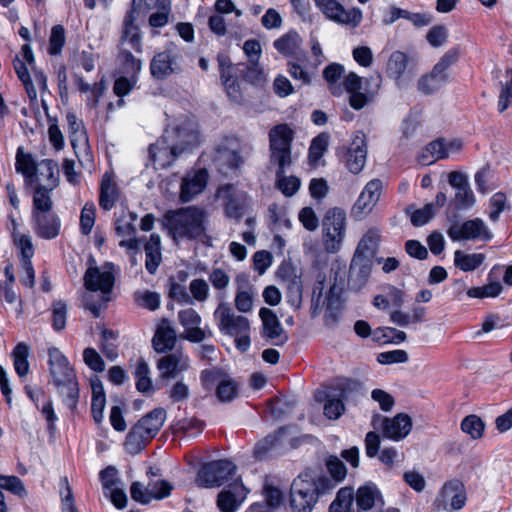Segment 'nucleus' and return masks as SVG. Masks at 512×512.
<instances>
[{
  "label": "nucleus",
  "mask_w": 512,
  "mask_h": 512,
  "mask_svg": "<svg viewBox=\"0 0 512 512\" xmlns=\"http://www.w3.org/2000/svg\"><path fill=\"white\" fill-rule=\"evenodd\" d=\"M130 493L133 500L148 504L153 499L160 498V480H149L146 486L141 482H133Z\"/></svg>",
  "instance_id": "obj_31"
},
{
  "label": "nucleus",
  "mask_w": 512,
  "mask_h": 512,
  "mask_svg": "<svg viewBox=\"0 0 512 512\" xmlns=\"http://www.w3.org/2000/svg\"><path fill=\"white\" fill-rule=\"evenodd\" d=\"M1 489H5L21 498L28 495L23 482L17 476L0 475V490Z\"/></svg>",
  "instance_id": "obj_51"
},
{
  "label": "nucleus",
  "mask_w": 512,
  "mask_h": 512,
  "mask_svg": "<svg viewBox=\"0 0 512 512\" xmlns=\"http://www.w3.org/2000/svg\"><path fill=\"white\" fill-rule=\"evenodd\" d=\"M205 214L195 207L169 211L165 215V227L173 240L198 238L204 234Z\"/></svg>",
  "instance_id": "obj_7"
},
{
  "label": "nucleus",
  "mask_w": 512,
  "mask_h": 512,
  "mask_svg": "<svg viewBox=\"0 0 512 512\" xmlns=\"http://www.w3.org/2000/svg\"><path fill=\"white\" fill-rule=\"evenodd\" d=\"M419 127V121L416 117L408 116L401 124V137L399 144L401 146H408L410 140L415 136Z\"/></svg>",
  "instance_id": "obj_53"
},
{
  "label": "nucleus",
  "mask_w": 512,
  "mask_h": 512,
  "mask_svg": "<svg viewBox=\"0 0 512 512\" xmlns=\"http://www.w3.org/2000/svg\"><path fill=\"white\" fill-rule=\"evenodd\" d=\"M294 132L287 124H279L269 131V162L276 167V186L287 197L293 196L300 187L295 176H285L284 172L293 164L291 151Z\"/></svg>",
  "instance_id": "obj_2"
},
{
  "label": "nucleus",
  "mask_w": 512,
  "mask_h": 512,
  "mask_svg": "<svg viewBox=\"0 0 512 512\" xmlns=\"http://www.w3.org/2000/svg\"><path fill=\"white\" fill-rule=\"evenodd\" d=\"M115 277L109 264L102 267H91L84 275V285L87 292L83 296L85 307L99 317L101 310L107 307L111 301V292L114 286Z\"/></svg>",
  "instance_id": "obj_4"
},
{
  "label": "nucleus",
  "mask_w": 512,
  "mask_h": 512,
  "mask_svg": "<svg viewBox=\"0 0 512 512\" xmlns=\"http://www.w3.org/2000/svg\"><path fill=\"white\" fill-rule=\"evenodd\" d=\"M48 356L49 372L53 383L62 396L64 404L74 411L79 400V387L75 371L58 348H50Z\"/></svg>",
  "instance_id": "obj_5"
},
{
  "label": "nucleus",
  "mask_w": 512,
  "mask_h": 512,
  "mask_svg": "<svg viewBox=\"0 0 512 512\" xmlns=\"http://www.w3.org/2000/svg\"><path fill=\"white\" fill-rule=\"evenodd\" d=\"M95 205L92 202H88L84 205L80 215V229L82 234H90L94 222H95Z\"/></svg>",
  "instance_id": "obj_54"
},
{
  "label": "nucleus",
  "mask_w": 512,
  "mask_h": 512,
  "mask_svg": "<svg viewBox=\"0 0 512 512\" xmlns=\"http://www.w3.org/2000/svg\"><path fill=\"white\" fill-rule=\"evenodd\" d=\"M369 261L365 259H358L354 256L351 266H350V275L349 282L355 287H361L367 281L370 275V266Z\"/></svg>",
  "instance_id": "obj_39"
},
{
  "label": "nucleus",
  "mask_w": 512,
  "mask_h": 512,
  "mask_svg": "<svg viewBox=\"0 0 512 512\" xmlns=\"http://www.w3.org/2000/svg\"><path fill=\"white\" fill-rule=\"evenodd\" d=\"M33 230L44 239H54L60 233L61 222L53 211L31 215Z\"/></svg>",
  "instance_id": "obj_24"
},
{
  "label": "nucleus",
  "mask_w": 512,
  "mask_h": 512,
  "mask_svg": "<svg viewBox=\"0 0 512 512\" xmlns=\"http://www.w3.org/2000/svg\"><path fill=\"white\" fill-rule=\"evenodd\" d=\"M16 171L23 174L26 182L30 185L34 183V178H37V164L30 154L22 153L19 148L16 155Z\"/></svg>",
  "instance_id": "obj_37"
},
{
  "label": "nucleus",
  "mask_w": 512,
  "mask_h": 512,
  "mask_svg": "<svg viewBox=\"0 0 512 512\" xmlns=\"http://www.w3.org/2000/svg\"><path fill=\"white\" fill-rule=\"evenodd\" d=\"M447 81L448 77L432 69L429 74L422 76L418 80L417 86L420 92L425 95H430L439 90Z\"/></svg>",
  "instance_id": "obj_40"
},
{
  "label": "nucleus",
  "mask_w": 512,
  "mask_h": 512,
  "mask_svg": "<svg viewBox=\"0 0 512 512\" xmlns=\"http://www.w3.org/2000/svg\"><path fill=\"white\" fill-rule=\"evenodd\" d=\"M144 249L146 270L150 274H155L160 263V237L157 234H152Z\"/></svg>",
  "instance_id": "obj_36"
},
{
  "label": "nucleus",
  "mask_w": 512,
  "mask_h": 512,
  "mask_svg": "<svg viewBox=\"0 0 512 512\" xmlns=\"http://www.w3.org/2000/svg\"><path fill=\"white\" fill-rule=\"evenodd\" d=\"M344 391L339 393L330 392L326 395V403L324 405V414L331 420L338 419L345 411L343 404Z\"/></svg>",
  "instance_id": "obj_43"
},
{
  "label": "nucleus",
  "mask_w": 512,
  "mask_h": 512,
  "mask_svg": "<svg viewBox=\"0 0 512 512\" xmlns=\"http://www.w3.org/2000/svg\"><path fill=\"white\" fill-rule=\"evenodd\" d=\"M236 473V466L229 460H218L204 464L198 471L196 484L212 488L223 485Z\"/></svg>",
  "instance_id": "obj_11"
},
{
  "label": "nucleus",
  "mask_w": 512,
  "mask_h": 512,
  "mask_svg": "<svg viewBox=\"0 0 512 512\" xmlns=\"http://www.w3.org/2000/svg\"><path fill=\"white\" fill-rule=\"evenodd\" d=\"M214 317L218 321V327L221 332L230 336L247 334L250 330V324L246 317L237 315L233 309L226 303H220L214 312Z\"/></svg>",
  "instance_id": "obj_15"
},
{
  "label": "nucleus",
  "mask_w": 512,
  "mask_h": 512,
  "mask_svg": "<svg viewBox=\"0 0 512 512\" xmlns=\"http://www.w3.org/2000/svg\"><path fill=\"white\" fill-rule=\"evenodd\" d=\"M61 490H60V496H61V505H62V512H78L75 501L72 493V488L68 482L67 477H64L61 479Z\"/></svg>",
  "instance_id": "obj_55"
},
{
  "label": "nucleus",
  "mask_w": 512,
  "mask_h": 512,
  "mask_svg": "<svg viewBox=\"0 0 512 512\" xmlns=\"http://www.w3.org/2000/svg\"><path fill=\"white\" fill-rule=\"evenodd\" d=\"M380 239L381 231L375 227L370 228L361 237L354 256H356L358 259H365L366 261H370V259L376 254Z\"/></svg>",
  "instance_id": "obj_29"
},
{
  "label": "nucleus",
  "mask_w": 512,
  "mask_h": 512,
  "mask_svg": "<svg viewBox=\"0 0 512 512\" xmlns=\"http://www.w3.org/2000/svg\"><path fill=\"white\" fill-rule=\"evenodd\" d=\"M412 429V419L406 413H399L393 418L382 419L383 435L399 441L404 439Z\"/></svg>",
  "instance_id": "obj_27"
},
{
  "label": "nucleus",
  "mask_w": 512,
  "mask_h": 512,
  "mask_svg": "<svg viewBox=\"0 0 512 512\" xmlns=\"http://www.w3.org/2000/svg\"><path fill=\"white\" fill-rule=\"evenodd\" d=\"M466 499L463 483L454 479L444 484L435 505L437 510H460L464 507Z\"/></svg>",
  "instance_id": "obj_18"
},
{
  "label": "nucleus",
  "mask_w": 512,
  "mask_h": 512,
  "mask_svg": "<svg viewBox=\"0 0 512 512\" xmlns=\"http://www.w3.org/2000/svg\"><path fill=\"white\" fill-rule=\"evenodd\" d=\"M207 181L208 172L204 168L187 173L182 179L180 199L189 202L205 189Z\"/></svg>",
  "instance_id": "obj_25"
},
{
  "label": "nucleus",
  "mask_w": 512,
  "mask_h": 512,
  "mask_svg": "<svg viewBox=\"0 0 512 512\" xmlns=\"http://www.w3.org/2000/svg\"><path fill=\"white\" fill-rule=\"evenodd\" d=\"M192 301L205 302L209 297V285L204 279H194L189 284Z\"/></svg>",
  "instance_id": "obj_56"
},
{
  "label": "nucleus",
  "mask_w": 512,
  "mask_h": 512,
  "mask_svg": "<svg viewBox=\"0 0 512 512\" xmlns=\"http://www.w3.org/2000/svg\"><path fill=\"white\" fill-rule=\"evenodd\" d=\"M200 142L197 122L188 117H179L165 129L162 147V168L171 166L183 153Z\"/></svg>",
  "instance_id": "obj_3"
},
{
  "label": "nucleus",
  "mask_w": 512,
  "mask_h": 512,
  "mask_svg": "<svg viewBox=\"0 0 512 512\" xmlns=\"http://www.w3.org/2000/svg\"><path fill=\"white\" fill-rule=\"evenodd\" d=\"M247 490L241 483H234L218 495L217 505L221 512H235L245 500Z\"/></svg>",
  "instance_id": "obj_28"
},
{
  "label": "nucleus",
  "mask_w": 512,
  "mask_h": 512,
  "mask_svg": "<svg viewBox=\"0 0 512 512\" xmlns=\"http://www.w3.org/2000/svg\"><path fill=\"white\" fill-rule=\"evenodd\" d=\"M334 488L325 476L314 480L308 473L299 475L292 483L290 504L294 512H311L319 494Z\"/></svg>",
  "instance_id": "obj_6"
},
{
  "label": "nucleus",
  "mask_w": 512,
  "mask_h": 512,
  "mask_svg": "<svg viewBox=\"0 0 512 512\" xmlns=\"http://www.w3.org/2000/svg\"><path fill=\"white\" fill-rule=\"evenodd\" d=\"M276 275L286 287L287 301L294 309H298L302 302V281L297 268L291 262L284 261Z\"/></svg>",
  "instance_id": "obj_17"
},
{
  "label": "nucleus",
  "mask_w": 512,
  "mask_h": 512,
  "mask_svg": "<svg viewBox=\"0 0 512 512\" xmlns=\"http://www.w3.org/2000/svg\"><path fill=\"white\" fill-rule=\"evenodd\" d=\"M381 190L382 182L379 179L368 182L351 209L352 216L357 220L368 216L377 204Z\"/></svg>",
  "instance_id": "obj_19"
},
{
  "label": "nucleus",
  "mask_w": 512,
  "mask_h": 512,
  "mask_svg": "<svg viewBox=\"0 0 512 512\" xmlns=\"http://www.w3.org/2000/svg\"><path fill=\"white\" fill-rule=\"evenodd\" d=\"M181 342L172 323L162 318V378L174 377L188 368Z\"/></svg>",
  "instance_id": "obj_8"
},
{
  "label": "nucleus",
  "mask_w": 512,
  "mask_h": 512,
  "mask_svg": "<svg viewBox=\"0 0 512 512\" xmlns=\"http://www.w3.org/2000/svg\"><path fill=\"white\" fill-rule=\"evenodd\" d=\"M326 467L334 480V485L346 477L347 469L337 456H329L326 460Z\"/></svg>",
  "instance_id": "obj_57"
},
{
  "label": "nucleus",
  "mask_w": 512,
  "mask_h": 512,
  "mask_svg": "<svg viewBox=\"0 0 512 512\" xmlns=\"http://www.w3.org/2000/svg\"><path fill=\"white\" fill-rule=\"evenodd\" d=\"M386 71L394 79L396 86L404 89L417 72L416 62L404 52L394 51L388 59Z\"/></svg>",
  "instance_id": "obj_13"
},
{
  "label": "nucleus",
  "mask_w": 512,
  "mask_h": 512,
  "mask_svg": "<svg viewBox=\"0 0 512 512\" xmlns=\"http://www.w3.org/2000/svg\"><path fill=\"white\" fill-rule=\"evenodd\" d=\"M343 72V66L336 63L328 65L323 71V76L325 80L330 84L332 93L335 95L340 94L341 92L340 88L335 86V84L342 77Z\"/></svg>",
  "instance_id": "obj_58"
},
{
  "label": "nucleus",
  "mask_w": 512,
  "mask_h": 512,
  "mask_svg": "<svg viewBox=\"0 0 512 512\" xmlns=\"http://www.w3.org/2000/svg\"><path fill=\"white\" fill-rule=\"evenodd\" d=\"M134 376L136 378V388L139 392L149 393L152 391V383L149 378V368L143 358H139L137 360Z\"/></svg>",
  "instance_id": "obj_49"
},
{
  "label": "nucleus",
  "mask_w": 512,
  "mask_h": 512,
  "mask_svg": "<svg viewBox=\"0 0 512 512\" xmlns=\"http://www.w3.org/2000/svg\"><path fill=\"white\" fill-rule=\"evenodd\" d=\"M434 213V204L428 203L411 214V222L414 226L425 225L434 216Z\"/></svg>",
  "instance_id": "obj_64"
},
{
  "label": "nucleus",
  "mask_w": 512,
  "mask_h": 512,
  "mask_svg": "<svg viewBox=\"0 0 512 512\" xmlns=\"http://www.w3.org/2000/svg\"><path fill=\"white\" fill-rule=\"evenodd\" d=\"M461 431L477 440L483 437L485 431L484 421L475 414H470L463 418L460 424Z\"/></svg>",
  "instance_id": "obj_44"
},
{
  "label": "nucleus",
  "mask_w": 512,
  "mask_h": 512,
  "mask_svg": "<svg viewBox=\"0 0 512 512\" xmlns=\"http://www.w3.org/2000/svg\"><path fill=\"white\" fill-rule=\"evenodd\" d=\"M243 50L246 56L249 58L251 64L253 65L248 69L246 77L249 79H258V75L260 74V70L257 67V61L261 55V45L259 41L255 39L247 40L243 45Z\"/></svg>",
  "instance_id": "obj_41"
},
{
  "label": "nucleus",
  "mask_w": 512,
  "mask_h": 512,
  "mask_svg": "<svg viewBox=\"0 0 512 512\" xmlns=\"http://www.w3.org/2000/svg\"><path fill=\"white\" fill-rule=\"evenodd\" d=\"M13 66L15 69V72L20 79V81L23 83L25 90L27 92V95L31 101L37 100V91L33 85V82L31 80L28 68L23 60H21L18 56L13 61Z\"/></svg>",
  "instance_id": "obj_45"
},
{
  "label": "nucleus",
  "mask_w": 512,
  "mask_h": 512,
  "mask_svg": "<svg viewBox=\"0 0 512 512\" xmlns=\"http://www.w3.org/2000/svg\"><path fill=\"white\" fill-rule=\"evenodd\" d=\"M238 392L236 383L231 379H221L216 388V394L221 402L232 401Z\"/></svg>",
  "instance_id": "obj_52"
},
{
  "label": "nucleus",
  "mask_w": 512,
  "mask_h": 512,
  "mask_svg": "<svg viewBox=\"0 0 512 512\" xmlns=\"http://www.w3.org/2000/svg\"><path fill=\"white\" fill-rule=\"evenodd\" d=\"M29 347L25 343H18L12 352L14 368L19 377L29 373Z\"/></svg>",
  "instance_id": "obj_46"
},
{
  "label": "nucleus",
  "mask_w": 512,
  "mask_h": 512,
  "mask_svg": "<svg viewBox=\"0 0 512 512\" xmlns=\"http://www.w3.org/2000/svg\"><path fill=\"white\" fill-rule=\"evenodd\" d=\"M52 190L53 189H48V187H45L43 184L35 186L31 215L52 211L53 201L50 196Z\"/></svg>",
  "instance_id": "obj_35"
},
{
  "label": "nucleus",
  "mask_w": 512,
  "mask_h": 512,
  "mask_svg": "<svg viewBox=\"0 0 512 512\" xmlns=\"http://www.w3.org/2000/svg\"><path fill=\"white\" fill-rule=\"evenodd\" d=\"M278 435H268L257 443L254 454L259 460H263L266 455L277 445Z\"/></svg>",
  "instance_id": "obj_63"
},
{
  "label": "nucleus",
  "mask_w": 512,
  "mask_h": 512,
  "mask_svg": "<svg viewBox=\"0 0 512 512\" xmlns=\"http://www.w3.org/2000/svg\"><path fill=\"white\" fill-rule=\"evenodd\" d=\"M262 322L261 335L276 346L284 345L289 337L282 327L277 315L269 308L262 307L259 311Z\"/></svg>",
  "instance_id": "obj_21"
},
{
  "label": "nucleus",
  "mask_w": 512,
  "mask_h": 512,
  "mask_svg": "<svg viewBox=\"0 0 512 512\" xmlns=\"http://www.w3.org/2000/svg\"><path fill=\"white\" fill-rule=\"evenodd\" d=\"M217 197L224 202L226 215L240 219L243 214L245 195L236 190L234 185L227 184L217 190Z\"/></svg>",
  "instance_id": "obj_26"
},
{
  "label": "nucleus",
  "mask_w": 512,
  "mask_h": 512,
  "mask_svg": "<svg viewBox=\"0 0 512 512\" xmlns=\"http://www.w3.org/2000/svg\"><path fill=\"white\" fill-rule=\"evenodd\" d=\"M83 360L85 364L95 372H103L105 363L99 353L93 348H86L83 351Z\"/></svg>",
  "instance_id": "obj_60"
},
{
  "label": "nucleus",
  "mask_w": 512,
  "mask_h": 512,
  "mask_svg": "<svg viewBox=\"0 0 512 512\" xmlns=\"http://www.w3.org/2000/svg\"><path fill=\"white\" fill-rule=\"evenodd\" d=\"M66 120L70 132L72 146L75 148L76 142H82L84 145H87L88 138L84 130L82 120L78 119V117L73 113H68L66 115Z\"/></svg>",
  "instance_id": "obj_48"
},
{
  "label": "nucleus",
  "mask_w": 512,
  "mask_h": 512,
  "mask_svg": "<svg viewBox=\"0 0 512 512\" xmlns=\"http://www.w3.org/2000/svg\"><path fill=\"white\" fill-rule=\"evenodd\" d=\"M156 10L149 18L153 28L160 27V0H132L131 9L123 20L122 34L119 40L118 59L123 66V72L134 75L140 71L141 62L132 55V51L141 52L142 41L139 28L135 25L139 12L148 13Z\"/></svg>",
  "instance_id": "obj_1"
},
{
  "label": "nucleus",
  "mask_w": 512,
  "mask_h": 512,
  "mask_svg": "<svg viewBox=\"0 0 512 512\" xmlns=\"http://www.w3.org/2000/svg\"><path fill=\"white\" fill-rule=\"evenodd\" d=\"M366 156L365 135L363 132L357 131L345 154V163L350 172L358 174L362 171L366 163Z\"/></svg>",
  "instance_id": "obj_23"
},
{
  "label": "nucleus",
  "mask_w": 512,
  "mask_h": 512,
  "mask_svg": "<svg viewBox=\"0 0 512 512\" xmlns=\"http://www.w3.org/2000/svg\"><path fill=\"white\" fill-rule=\"evenodd\" d=\"M329 135L327 133H321L316 136L309 147L308 159L309 163L316 166L322 156L328 149Z\"/></svg>",
  "instance_id": "obj_47"
},
{
  "label": "nucleus",
  "mask_w": 512,
  "mask_h": 512,
  "mask_svg": "<svg viewBox=\"0 0 512 512\" xmlns=\"http://www.w3.org/2000/svg\"><path fill=\"white\" fill-rule=\"evenodd\" d=\"M160 409L156 408L142 417L130 430L125 440V449L130 454H138L158 433Z\"/></svg>",
  "instance_id": "obj_10"
},
{
  "label": "nucleus",
  "mask_w": 512,
  "mask_h": 512,
  "mask_svg": "<svg viewBox=\"0 0 512 512\" xmlns=\"http://www.w3.org/2000/svg\"><path fill=\"white\" fill-rule=\"evenodd\" d=\"M316 6L325 15V17L335 23L356 28L360 25L363 14L362 11L353 7L345 9L339 0H314Z\"/></svg>",
  "instance_id": "obj_12"
},
{
  "label": "nucleus",
  "mask_w": 512,
  "mask_h": 512,
  "mask_svg": "<svg viewBox=\"0 0 512 512\" xmlns=\"http://www.w3.org/2000/svg\"><path fill=\"white\" fill-rule=\"evenodd\" d=\"M65 29L62 25H55L51 29L48 53L51 55H59L65 44Z\"/></svg>",
  "instance_id": "obj_50"
},
{
  "label": "nucleus",
  "mask_w": 512,
  "mask_h": 512,
  "mask_svg": "<svg viewBox=\"0 0 512 512\" xmlns=\"http://www.w3.org/2000/svg\"><path fill=\"white\" fill-rule=\"evenodd\" d=\"M448 182L455 189L452 200L457 209H468L475 203V196L470 188L468 177L459 171H452L448 175Z\"/></svg>",
  "instance_id": "obj_22"
},
{
  "label": "nucleus",
  "mask_w": 512,
  "mask_h": 512,
  "mask_svg": "<svg viewBox=\"0 0 512 512\" xmlns=\"http://www.w3.org/2000/svg\"><path fill=\"white\" fill-rule=\"evenodd\" d=\"M59 180L58 164L51 159H43L37 165V178H34L35 186L43 184L48 189H55Z\"/></svg>",
  "instance_id": "obj_30"
},
{
  "label": "nucleus",
  "mask_w": 512,
  "mask_h": 512,
  "mask_svg": "<svg viewBox=\"0 0 512 512\" xmlns=\"http://www.w3.org/2000/svg\"><path fill=\"white\" fill-rule=\"evenodd\" d=\"M447 158L444 148V140L437 139L427 144L418 156V162L422 165H430L438 160Z\"/></svg>",
  "instance_id": "obj_34"
},
{
  "label": "nucleus",
  "mask_w": 512,
  "mask_h": 512,
  "mask_svg": "<svg viewBox=\"0 0 512 512\" xmlns=\"http://www.w3.org/2000/svg\"><path fill=\"white\" fill-rule=\"evenodd\" d=\"M356 503L362 510H370L376 503L384 504L379 489L373 483H367L358 488L356 492Z\"/></svg>",
  "instance_id": "obj_32"
},
{
  "label": "nucleus",
  "mask_w": 512,
  "mask_h": 512,
  "mask_svg": "<svg viewBox=\"0 0 512 512\" xmlns=\"http://www.w3.org/2000/svg\"><path fill=\"white\" fill-rule=\"evenodd\" d=\"M459 58V49L453 48L448 50L441 58L440 60L435 64L433 69L442 74L443 76L448 77L447 70L448 68L455 64Z\"/></svg>",
  "instance_id": "obj_59"
},
{
  "label": "nucleus",
  "mask_w": 512,
  "mask_h": 512,
  "mask_svg": "<svg viewBox=\"0 0 512 512\" xmlns=\"http://www.w3.org/2000/svg\"><path fill=\"white\" fill-rule=\"evenodd\" d=\"M118 197L116 183L107 175H105L101 182L99 205L104 210H110Z\"/></svg>",
  "instance_id": "obj_38"
},
{
  "label": "nucleus",
  "mask_w": 512,
  "mask_h": 512,
  "mask_svg": "<svg viewBox=\"0 0 512 512\" xmlns=\"http://www.w3.org/2000/svg\"><path fill=\"white\" fill-rule=\"evenodd\" d=\"M178 322L183 326L184 332L177 335L179 342L186 339L190 342H202L207 337L212 336V331L207 328H201L202 318L200 314L193 308H185L178 312Z\"/></svg>",
  "instance_id": "obj_16"
},
{
  "label": "nucleus",
  "mask_w": 512,
  "mask_h": 512,
  "mask_svg": "<svg viewBox=\"0 0 512 512\" xmlns=\"http://www.w3.org/2000/svg\"><path fill=\"white\" fill-rule=\"evenodd\" d=\"M301 38L295 31H290L274 41L275 49L284 56L300 57L304 55L300 50Z\"/></svg>",
  "instance_id": "obj_33"
},
{
  "label": "nucleus",
  "mask_w": 512,
  "mask_h": 512,
  "mask_svg": "<svg viewBox=\"0 0 512 512\" xmlns=\"http://www.w3.org/2000/svg\"><path fill=\"white\" fill-rule=\"evenodd\" d=\"M448 236L453 241L482 240L489 241L493 235L480 218L453 223L448 231Z\"/></svg>",
  "instance_id": "obj_14"
},
{
  "label": "nucleus",
  "mask_w": 512,
  "mask_h": 512,
  "mask_svg": "<svg viewBox=\"0 0 512 512\" xmlns=\"http://www.w3.org/2000/svg\"><path fill=\"white\" fill-rule=\"evenodd\" d=\"M490 208L489 218L496 222L500 214L508 208L506 196L500 192L494 194L490 199Z\"/></svg>",
  "instance_id": "obj_61"
},
{
  "label": "nucleus",
  "mask_w": 512,
  "mask_h": 512,
  "mask_svg": "<svg viewBox=\"0 0 512 512\" xmlns=\"http://www.w3.org/2000/svg\"><path fill=\"white\" fill-rule=\"evenodd\" d=\"M347 217L340 207L329 208L322 219V240L328 253L338 252L345 240Z\"/></svg>",
  "instance_id": "obj_9"
},
{
  "label": "nucleus",
  "mask_w": 512,
  "mask_h": 512,
  "mask_svg": "<svg viewBox=\"0 0 512 512\" xmlns=\"http://www.w3.org/2000/svg\"><path fill=\"white\" fill-rule=\"evenodd\" d=\"M485 260L482 253L466 254L460 250L454 253V264L462 271H473L477 269Z\"/></svg>",
  "instance_id": "obj_42"
},
{
  "label": "nucleus",
  "mask_w": 512,
  "mask_h": 512,
  "mask_svg": "<svg viewBox=\"0 0 512 512\" xmlns=\"http://www.w3.org/2000/svg\"><path fill=\"white\" fill-rule=\"evenodd\" d=\"M137 215L130 211H122L115 221V230L118 236L123 239L119 245L128 250L138 252L140 249V239L136 238L135 222Z\"/></svg>",
  "instance_id": "obj_20"
},
{
  "label": "nucleus",
  "mask_w": 512,
  "mask_h": 512,
  "mask_svg": "<svg viewBox=\"0 0 512 512\" xmlns=\"http://www.w3.org/2000/svg\"><path fill=\"white\" fill-rule=\"evenodd\" d=\"M409 359L408 353L405 350H393L382 352L378 355L377 361L380 364L388 365L394 363H405Z\"/></svg>",
  "instance_id": "obj_62"
}]
</instances>
